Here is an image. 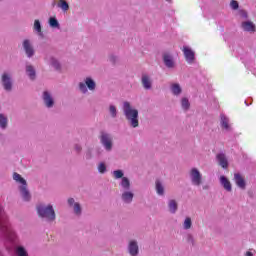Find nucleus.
<instances>
[{
	"instance_id": "11",
	"label": "nucleus",
	"mask_w": 256,
	"mask_h": 256,
	"mask_svg": "<svg viewBox=\"0 0 256 256\" xmlns=\"http://www.w3.org/2000/svg\"><path fill=\"white\" fill-rule=\"evenodd\" d=\"M182 51L187 63H193L195 61V52L189 46H184Z\"/></svg>"
},
{
	"instance_id": "33",
	"label": "nucleus",
	"mask_w": 256,
	"mask_h": 256,
	"mask_svg": "<svg viewBox=\"0 0 256 256\" xmlns=\"http://www.w3.org/2000/svg\"><path fill=\"white\" fill-rule=\"evenodd\" d=\"M15 251L17 256H29V254H27V250H25L23 246L16 247Z\"/></svg>"
},
{
	"instance_id": "15",
	"label": "nucleus",
	"mask_w": 256,
	"mask_h": 256,
	"mask_svg": "<svg viewBox=\"0 0 256 256\" xmlns=\"http://www.w3.org/2000/svg\"><path fill=\"white\" fill-rule=\"evenodd\" d=\"M164 65L168 67V69H173L175 67V61L173 60V56L169 53L163 54Z\"/></svg>"
},
{
	"instance_id": "25",
	"label": "nucleus",
	"mask_w": 256,
	"mask_h": 256,
	"mask_svg": "<svg viewBox=\"0 0 256 256\" xmlns=\"http://www.w3.org/2000/svg\"><path fill=\"white\" fill-rule=\"evenodd\" d=\"M235 183L240 187V189H245V179L241 174H235L234 175Z\"/></svg>"
},
{
	"instance_id": "39",
	"label": "nucleus",
	"mask_w": 256,
	"mask_h": 256,
	"mask_svg": "<svg viewBox=\"0 0 256 256\" xmlns=\"http://www.w3.org/2000/svg\"><path fill=\"white\" fill-rule=\"evenodd\" d=\"M230 7L233 9V11H237V9H239V2L232 0L230 2Z\"/></svg>"
},
{
	"instance_id": "14",
	"label": "nucleus",
	"mask_w": 256,
	"mask_h": 256,
	"mask_svg": "<svg viewBox=\"0 0 256 256\" xmlns=\"http://www.w3.org/2000/svg\"><path fill=\"white\" fill-rule=\"evenodd\" d=\"M45 61L50 67H53V69H61V63H59V60L54 56H47Z\"/></svg>"
},
{
	"instance_id": "42",
	"label": "nucleus",
	"mask_w": 256,
	"mask_h": 256,
	"mask_svg": "<svg viewBox=\"0 0 256 256\" xmlns=\"http://www.w3.org/2000/svg\"><path fill=\"white\" fill-rule=\"evenodd\" d=\"M168 3H171V0H166Z\"/></svg>"
},
{
	"instance_id": "5",
	"label": "nucleus",
	"mask_w": 256,
	"mask_h": 256,
	"mask_svg": "<svg viewBox=\"0 0 256 256\" xmlns=\"http://www.w3.org/2000/svg\"><path fill=\"white\" fill-rule=\"evenodd\" d=\"M0 230L2 233H9L11 231V224L9 223V217L7 216V212H5V208L0 206Z\"/></svg>"
},
{
	"instance_id": "13",
	"label": "nucleus",
	"mask_w": 256,
	"mask_h": 256,
	"mask_svg": "<svg viewBox=\"0 0 256 256\" xmlns=\"http://www.w3.org/2000/svg\"><path fill=\"white\" fill-rule=\"evenodd\" d=\"M23 47L27 57H33V55H35V49H33V45L31 44V41L24 40Z\"/></svg>"
},
{
	"instance_id": "20",
	"label": "nucleus",
	"mask_w": 256,
	"mask_h": 256,
	"mask_svg": "<svg viewBox=\"0 0 256 256\" xmlns=\"http://www.w3.org/2000/svg\"><path fill=\"white\" fill-rule=\"evenodd\" d=\"M43 101H44L46 107H48V108H51L54 105L53 97L47 91L43 93Z\"/></svg>"
},
{
	"instance_id": "1",
	"label": "nucleus",
	"mask_w": 256,
	"mask_h": 256,
	"mask_svg": "<svg viewBox=\"0 0 256 256\" xmlns=\"http://www.w3.org/2000/svg\"><path fill=\"white\" fill-rule=\"evenodd\" d=\"M123 113L126 120L128 121V125H130V127H133V129H137V127H139V110L133 107L131 103L124 102Z\"/></svg>"
},
{
	"instance_id": "2",
	"label": "nucleus",
	"mask_w": 256,
	"mask_h": 256,
	"mask_svg": "<svg viewBox=\"0 0 256 256\" xmlns=\"http://www.w3.org/2000/svg\"><path fill=\"white\" fill-rule=\"evenodd\" d=\"M13 179L18 184V189L22 199L24 201H31V192H29V188H27V180H25V178H23L19 173H14Z\"/></svg>"
},
{
	"instance_id": "31",
	"label": "nucleus",
	"mask_w": 256,
	"mask_h": 256,
	"mask_svg": "<svg viewBox=\"0 0 256 256\" xmlns=\"http://www.w3.org/2000/svg\"><path fill=\"white\" fill-rule=\"evenodd\" d=\"M26 75H28L30 79H35V68L32 65L26 66Z\"/></svg>"
},
{
	"instance_id": "12",
	"label": "nucleus",
	"mask_w": 256,
	"mask_h": 256,
	"mask_svg": "<svg viewBox=\"0 0 256 256\" xmlns=\"http://www.w3.org/2000/svg\"><path fill=\"white\" fill-rule=\"evenodd\" d=\"M121 192V199L124 203H133V197H135V194L133 193V191H131V189L122 190Z\"/></svg>"
},
{
	"instance_id": "7",
	"label": "nucleus",
	"mask_w": 256,
	"mask_h": 256,
	"mask_svg": "<svg viewBox=\"0 0 256 256\" xmlns=\"http://www.w3.org/2000/svg\"><path fill=\"white\" fill-rule=\"evenodd\" d=\"M100 141L106 151H111L113 149V137L110 134L102 133Z\"/></svg>"
},
{
	"instance_id": "28",
	"label": "nucleus",
	"mask_w": 256,
	"mask_h": 256,
	"mask_svg": "<svg viewBox=\"0 0 256 256\" xmlns=\"http://www.w3.org/2000/svg\"><path fill=\"white\" fill-rule=\"evenodd\" d=\"M48 24L52 29H60L61 25L59 24V20L56 17H50L48 20Z\"/></svg>"
},
{
	"instance_id": "30",
	"label": "nucleus",
	"mask_w": 256,
	"mask_h": 256,
	"mask_svg": "<svg viewBox=\"0 0 256 256\" xmlns=\"http://www.w3.org/2000/svg\"><path fill=\"white\" fill-rule=\"evenodd\" d=\"M57 7L64 11V13L69 11V3H67L65 0H58Z\"/></svg>"
},
{
	"instance_id": "38",
	"label": "nucleus",
	"mask_w": 256,
	"mask_h": 256,
	"mask_svg": "<svg viewBox=\"0 0 256 256\" xmlns=\"http://www.w3.org/2000/svg\"><path fill=\"white\" fill-rule=\"evenodd\" d=\"M238 15L239 17H241V19H247L249 17V14L247 13V11L243 9L238 11Z\"/></svg>"
},
{
	"instance_id": "37",
	"label": "nucleus",
	"mask_w": 256,
	"mask_h": 256,
	"mask_svg": "<svg viewBox=\"0 0 256 256\" xmlns=\"http://www.w3.org/2000/svg\"><path fill=\"white\" fill-rule=\"evenodd\" d=\"M109 113H110L111 117H113V118L117 117V107H115V105H110Z\"/></svg>"
},
{
	"instance_id": "6",
	"label": "nucleus",
	"mask_w": 256,
	"mask_h": 256,
	"mask_svg": "<svg viewBox=\"0 0 256 256\" xmlns=\"http://www.w3.org/2000/svg\"><path fill=\"white\" fill-rule=\"evenodd\" d=\"M189 177L191 184L194 185V187H199L203 184V174L198 168H192L189 172Z\"/></svg>"
},
{
	"instance_id": "4",
	"label": "nucleus",
	"mask_w": 256,
	"mask_h": 256,
	"mask_svg": "<svg viewBox=\"0 0 256 256\" xmlns=\"http://www.w3.org/2000/svg\"><path fill=\"white\" fill-rule=\"evenodd\" d=\"M97 88V83L95 82V79L91 76H87L84 78L83 82L79 83V89L81 93H88V91H95Z\"/></svg>"
},
{
	"instance_id": "22",
	"label": "nucleus",
	"mask_w": 256,
	"mask_h": 256,
	"mask_svg": "<svg viewBox=\"0 0 256 256\" xmlns=\"http://www.w3.org/2000/svg\"><path fill=\"white\" fill-rule=\"evenodd\" d=\"M220 183H221L222 187H223L226 191H231V190H232L231 182L229 181V179H227V177H225V176H220Z\"/></svg>"
},
{
	"instance_id": "17",
	"label": "nucleus",
	"mask_w": 256,
	"mask_h": 256,
	"mask_svg": "<svg viewBox=\"0 0 256 256\" xmlns=\"http://www.w3.org/2000/svg\"><path fill=\"white\" fill-rule=\"evenodd\" d=\"M141 81H142V85H143L144 89L149 90V89H151V87H153V80L151 79V77L149 75L144 74L142 76Z\"/></svg>"
},
{
	"instance_id": "16",
	"label": "nucleus",
	"mask_w": 256,
	"mask_h": 256,
	"mask_svg": "<svg viewBox=\"0 0 256 256\" xmlns=\"http://www.w3.org/2000/svg\"><path fill=\"white\" fill-rule=\"evenodd\" d=\"M119 187H120V191H127L129 189H131V180H129L128 177H123L120 181H119Z\"/></svg>"
},
{
	"instance_id": "40",
	"label": "nucleus",
	"mask_w": 256,
	"mask_h": 256,
	"mask_svg": "<svg viewBox=\"0 0 256 256\" xmlns=\"http://www.w3.org/2000/svg\"><path fill=\"white\" fill-rule=\"evenodd\" d=\"M76 151H81V146H76Z\"/></svg>"
},
{
	"instance_id": "21",
	"label": "nucleus",
	"mask_w": 256,
	"mask_h": 256,
	"mask_svg": "<svg viewBox=\"0 0 256 256\" xmlns=\"http://www.w3.org/2000/svg\"><path fill=\"white\" fill-rule=\"evenodd\" d=\"M155 189H156L157 195H159L160 197H163V195H165V186L161 181L159 180L156 181Z\"/></svg>"
},
{
	"instance_id": "36",
	"label": "nucleus",
	"mask_w": 256,
	"mask_h": 256,
	"mask_svg": "<svg viewBox=\"0 0 256 256\" xmlns=\"http://www.w3.org/2000/svg\"><path fill=\"white\" fill-rule=\"evenodd\" d=\"M98 171L99 173H107V165L105 164V162H100L98 164Z\"/></svg>"
},
{
	"instance_id": "23",
	"label": "nucleus",
	"mask_w": 256,
	"mask_h": 256,
	"mask_svg": "<svg viewBox=\"0 0 256 256\" xmlns=\"http://www.w3.org/2000/svg\"><path fill=\"white\" fill-rule=\"evenodd\" d=\"M33 30L38 37H43V30L41 27V22L39 20L34 21Z\"/></svg>"
},
{
	"instance_id": "8",
	"label": "nucleus",
	"mask_w": 256,
	"mask_h": 256,
	"mask_svg": "<svg viewBox=\"0 0 256 256\" xmlns=\"http://www.w3.org/2000/svg\"><path fill=\"white\" fill-rule=\"evenodd\" d=\"M2 85L5 91L13 89V80L11 79V72H4L2 74Z\"/></svg>"
},
{
	"instance_id": "35",
	"label": "nucleus",
	"mask_w": 256,
	"mask_h": 256,
	"mask_svg": "<svg viewBox=\"0 0 256 256\" xmlns=\"http://www.w3.org/2000/svg\"><path fill=\"white\" fill-rule=\"evenodd\" d=\"M0 127L5 129L7 127V116L0 114Z\"/></svg>"
},
{
	"instance_id": "18",
	"label": "nucleus",
	"mask_w": 256,
	"mask_h": 256,
	"mask_svg": "<svg viewBox=\"0 0 256 256\" xmlns=\"http://www.w3.org/2000/svg\"><path fill=\"white\" fill-rule=\"evenodd\" d=\"M170 91L176 97H179V95L183 93V88H181V85L179 83H172L170 86Z\"/></svg>"
},
{
	"instance_id": "34",
	"label": "nucleus",
	"mask_w": 256,
	"mask_h": 256,
	"mask_svg": "<svg viewBox=\"0 0 256 256\" xmlns=\"http://www.w3.org/2000/svg\"><path fill=\"white\" fill-rule=\"evenodd\" d=\"M112 176L114 177V179H122L123 177H125V173L123 172V170H114L112 172Z\"/></svg>"
},
{
	"instance_id": "27",
	"label": "nucleus",
	"mask_w": 256,
	"mask_h": 256,
	"mask_svg": "<svg viewBox=\"0 0 256 256\" xmlns=\"http://www.w3.org/2000/svg\"><path fill=\"white\" fill-rule=\"evenodd\" d=\"M178 204H177V201L176 200H169L168 201V209L169 211L175 215V213H177V209H178Z\"/></svg>"
},
{
	"instance_id": "29",
	"label": "nucleus",
	"mask_w": 256,
	"mask_h": 256,
	"mask_svg": "<svg viewBox=\"0 0 256 256\" xmlns=\"http://www.w3.org/2000/svg\"><path fill=\"white\" fill-rule=\"evenodd\" d=\"M181 103V108L183 111H189V107H191V103L189 102V98L183 97L180 101Z\"/></svg>"
},
{
	"instance_id": "26",
	"label": "nucleus",
	"mask_w": 256,
	"mask_h": 256,
	"mask_svg": "<svg viewBox=\"0 0 256 256\" xmlns=\"http://www.w3.org/2000/svg\"><path fill=\"white\" fill-rule=\"evenodd\" d=\"M68 204L74 207V213H76V215H81V206L79 203H75V199L69 198Z\"/></svg>"
},
{
	"instance_id": "41",
	"label": "nucleus",
	"mask_w": 256,
	"mask_h": 256,
	"mask_svg": "<svg viewBox=\"0 0 256 256\" xmlns=\"http://www.w3.org/2000/svg\"><path fill=\"white\" fill-rule=\"evenodd\" d=\"M246 255H247V256H253V254H251V252H247Z\"/></svg>"
},
{
	"instance_id": "10",
	"label": "nucleus",
	"mask_w": 256,
	"mask_h": 256,
	"mask_svg": "<svg viewBox=\"0 0 256 256\" xmlns=\"http://www.w3.org/2000/svg\"><path fill=\"white\" fill-rule=\"evenodd\" d=\"M128 253L130 256L139 255V243L137 242V240H130L128 242Z\"/></svg>"
},
{
	"instance_id": "19",
	"label": "nucleus",
	"mask_w": 256,
	"mask_h": 256,
	"mask_svg": "<svg viewBox=\"0 0 256 256\" xmlns=\"http://www.w3.org/2000/svg\"><path fill=\"white\" fill-rule=\"evenodd\" d=\"M220 123L222 129H225L226 131H231V124L229 123V118H227L225 114H222L220 116Z\"/></svg>"
},
{
	"instance_id": "9",
	"label": "nucleus",
	"mask_w": 256,
	"mask_h": 256,
	"mask_svg": "<svg viewBox=\"0 0 256 256\" xmlns=\"http://www.w3.org/2000/svg\"><path fill=\"white\" fill-rule=\"evenodd\" d=\"M241 29H242V31H245L246 33H255L256 25L251 20H244L241 23Z\"/></svg>"
},
{
	"instance_id": "3",
	"label": "nucleus",
	"mask_w": 256,
	"mask_h": 256,
	"mask_svg": "<svg viewBox=\"0 0 256 256\" xmlns=\"http://www.w3.org/2000/svg\"><path fill=\"white\" fill-rule=\"evenodd\" d=\"M38 215L42 219H46V221H55V209H53V205L51 204H41L37 207Z\"/></svg>"
},
{
	"instance_id": "24",
	"label": "nucleus",
	"mask_w": 256,
	"mask_h": 256,
	"mask_svg": "<svg viewBox=\"0 0 256 256\" xmlns=\"http://www.w3.org/2000/svg\"><path fill=\"white\" fill-rule=\"evenodd\" d=\"M217 159H218L219 165H221L223 169H227V167L229 166V162H227V158L225 157V154H218Z\"/></svg>"
},
{
	"instance_id": "32",
	"label": "nucleus",
	"mask_w": 256,
	"mask_h": 256,
	"mask_svg": "<svg viewBox=\"0 0 256 256\" xmlns=\"http://www.w3.org/2000/svg\"><path fill=\"white\" fill-rule=\"evenodd\" d=\"M191 227H193V221L191 220V217H186L183 222V229L187 231L191 229Z\"/></svg>"
}]
</instances>
